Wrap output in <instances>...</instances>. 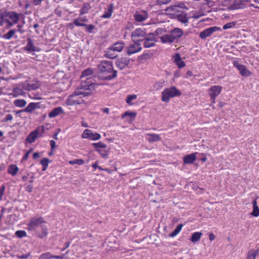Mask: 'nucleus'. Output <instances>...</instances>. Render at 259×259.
<instances>
[{"mask_svg": "<svg viewBox=\"0 0 259 259\" xmlns=\"http://www.w3.org/2000/svg\"><path fill=\"white\" fill-rule=\"evenodd\" d=\"M20 79V76H17V79ZM40 87L39 82L37 80H28L24 81L19 80L17 83V95L21 94L22 89L25 90H35Z\"/></svg>", "mask_w": 259, "mask_h": 259, "instance_id": "obj_1", "label": "nucleus"}, {"mask_svg": "<svg viewBox=\"0 0 259 259\" xmlns=\"http://www.w3.org/2000/svg\"><path fill=\"white\" fill-rule=\"evenodd\" d=\"M16 22V13L14 12H4L0 13V26L7 24L10 27Z\"/></svg>", "mask_w": 259, "mask_h": 259, "instance_id": "obj_2", "label": "nucleus"}, {"mask_svg": "<svg viewBox=\"0 0 259 259\" xmlns=\"http://www.w3.org/2000/svg\"><path fill=\"white\" fill-rule=\"evenodd\" d=\"M102 67L98 75L100 79L108 80L116 76L117 71L113 69L112 66H102Z\"/></svg>", "mask_w": 259, "mask_h": 259, "instance_id": "obj_3", "label": "nucleus"}, {"mask_svg": "<svg viewBox=\"0 0 259 259\" xmlns=\"http://www.w3.org/2000/svg\"><path fill=\"white\" fill-rule=\"evenodd\" d=\"M181 95V93L180 91L177 90L175 87L165 89L162 92V101L165 102H168L170 98L180 96Z\"/></svg>", "mask_w": 259, "mask_h": 259, "instance_id": "obj_4", "label": "nucleus"}, {"mask_svg": "<svg viewBox=\"0 0 259 259\" xmlns=\"http://www.w3.org/2000/svg\"><path fill=\"white\" fill-rule=\"evenodd\" d=\"M44 131V127L37 128L29 134L26 138L27 141L29 143H33L37 138L42 136Z\"/></svg>", "mask_w": 259, "mask_h": 259, "instance_id": "obj_5", "label": "nucleus"}, {"mask_svg": "<svg viewBox=\"0 0 259 259\" xmlns=\"http://www.w3.org/2000/svg\"><path fill=\"white\" fill-rule=\"evenodd\" d=\"M131 36L134 42H138L146 37V33L142 29L137 28L133 32Z\"/></svg>", "mask_w": 259, "mask_h": 259, "instance_id": "obj_6", "label": "nucleus"}, {"mask_svg": "<svg viewBox=\"0 0 259 259\" xmlns=\"http://www.w3.org/2000/svg\"><path fill=\"white\" fill-rule=\"evenodd\" d=\"M250 0H235L233 3L228 7V9L230 10H234L244 8L247 3H249Z\"/></svg>", "mask_w": 259, "mask_h": 259, "instance_id": "obj_7", "label": "nucleus"}, {"mask_svg": "<svg viewBox=\"0 0 259 259\" xmlns=\"http://www.w3.org/2000/svg\"><path fill=\"white\" fill-rule=\"evenodd\" d=\"M220 27L218 26H213L207 29H205L200 33L199 37L201 39H205L207 37L209 36L214 32L221 30Z\"/></svg>", "mask_w": 259, "mask_h": 259, "instance_id": "obj_8", "label": "nucleus"}, {"mask_svg": "<svg viewBox=\"0 0 259 259\" xmlns=\"http://www.w3.org/2000/svg\"><path fill=\"white\" fill-rule=\"evenodd\" d=\"M185 7L184 4L172 5L166 8L165 12L169 15H177V14H179L181 12L179 10L180 8Z\"/></svg>", "mask_w": 259, "mask_h": 259, "instance_id": "obj_9", "label": "nucleus"}, {"mask_svg": "<svg viewBox=\"0 0 259 259\" xmlns=\"http://www.w3.org/2000/svg\"><path fill=\"white\" fill-rule=\"evenodd\" d=\"M82 137L92 140H97L100 139L101 135L98 133H93L92 131L87 129L83 131Z\"/></svg>", "mask_w": 259, "mask_h": 259, "instance_id": "obj_10", "label": "nucleus"}, {"mask_svg": "<svg viewBox=\"0 0 259 259\" xmlns=\"http://www.w3.org/2000/svg\"><path fill=\"white\" fill-rule=\"evenodd\" d=\"M78 96L76 94L70 95L67 100V104L68 105H74L75 104H80L81 103V100L78 99Z\"/></svg>", "mask_w": 259, "mask_h": 259, "instance_id": "obj_11", "label": "nucleus"}, {"mask_svg": "<svg viewBox=\"0 0 259 259\" xmlns=\"http://www.w3.org/2000/svg\"><path fill=\"white\" fill-rule=\"evenodd\" d=\"M222 87L220 85H213L208 90V93L210 97H217L221 93Z\"/></svg>", "mask_w": 259, "mask_h": 259, "instance_id": "obj_12", "label": "nucleus"}, {"mask_svg": "<svg viewBox=\"0 0 259 259\" xmlns=\"http://www.w3.org/2000/svg\"><path fill=\"white\" fill-rule=\"evenodd\" d=\"M131 45L127 49V54L131 55L140 51L142 49L141 45L138 42H136Z\"/></svg>", "mask_w": 259, "mask_h": 259, "instance_id": "obj_13", "label": "nucleus"}, {"mask_svg": "<svg viewBox=\"0 0 259 259\" xmlns=\"http://www.w3.org/2000/svg\"><path fill=\"white\" fill-rule=\"evenodd\" d=\"M39 103H30L27 107L24 109L21 110H17V114H19L23 112H26L30 113L32 112L34 109L39 107Z\"/></svg>", "mask_w": 259, "mask_h": 259, "instance_id": "obj_14", "label": "nucleus"}, {"mask_svg": "<svg viewBox=\"0 0 259 259\" xmlns=\"http://www.w3.org/2000/svg\"><path fill=\"white\" fill-rule=\"evenodd\" d=\"M170 34L174 41H175V40L182 37L183 34V32L181 29L179 28H175L171 31Z\"/></svg>", "mask_w": 259, "mask_h": 259, "instance_id": "obj_15", "label": "nucleus"}, {"mask_svg": "<svg viewBox=\"0 0 259 259\" xmlns=\"http://www.w3.org/2000/svg\"><path fill=\"white\" fill-rule=\"evenodd\" d=\"M25 49L30 53L39 52L40 51L39 48L34 46L32 40L30 39H28V42L27 45L25 47Z\"/></svg>", "mask_w": 259, "mask_h": 259, "instance_id": "obj_16", "label": "nucleus"}, {"mask_svg": "<svg viewBox=\"0 0 259 259\" xmlns=\"http://www.w3.org/2000/svg\"><path fill=\"white\" fill-rule=\"evenodd\" d=\"M196 154H197V152L186 155L183 158L184 162L186 164H192L194 163L196 158Z\"/></svg>", "mask_w": 259, "mask_h": 259, "instance_id": "obj_17", "label": "nucleus"}, {"mask_svg": "<svg viewBox=\"0 0 259 259\" xmlns=\"http://www.w3.org/2000/svg\"><path fill=\"white\" fill-rule=\"evenodd\" d=\"M176 16L179 21L187 25L188 23V18L186 13L181 11L179 14H177Z\"/></svg>", "mask_w": 259, "mask_h": 259, "instance_id": "obj_18", "label": "nucleus"}, {"mask_svg": "<svg viewBox=\"0 0 259 259\" xmlns=\"http://www.w3.org/2000/svg\"><path fill=\"white\" fill-rule=\"evenodd\" d=\"M44 222V221L42 218H33L31 220L29 224V227L31 229H33L34 227L40 225Z\"/></svg>", "mask_w": 259, "mask_h": 259, "instance_id": "obj_19", "label": "nucleus"}, {"mask_svg": "<svg viewBox=\"0 0 259 259\" xmlns=\"http://www.w3.org/2000/svg\"><path fill=\"white\" fill-rule=\"evenodd\" d=\"M124 46V44L122 41L117 42L114 44L113 46L110 47V50L116 51L118 52H121Z\"/></svg>", "mask_w": 259, "mask_h": 259, "instance_id": "obj_20", "label": "nucleus"}, {"mask_svg": "<svg viewBox=\"0 0 259 259\" xmlns=\"http://www.w3.org/2000/svg\"><path fill=\"white\" fill-rule=\"evenodd\" d=\"M237 69L239 71L241 75L245 77L250 76L251 74L250 71L248 70L246 66H235Z\"/></svg>", "mask_w": 259, "mask_h": 259, "instance_id": "obj_21", "label": "nucleus"}, {"mask_svg": "<svg viewBox=\"0 0 259 259\" xmlns=\"http://www.w3.org/2000/svg\"><path fill=\"white\" fill-rule=\"evenodd\" d=\"M160 39L161 41L164 44H170L175 41L170 34H164L163 35L160 36Z\"/></svg>", "mask_w": 259, "mask_h": 259, "instance_id": "obj_22", "label": "nucleus"}, {"mask_svg": "<svg viewBox=\"0 0 259 259\" xmlns=\"http://www.w3.org/2000/svg\"><path fill=\"white\" fill-rule=\"evenodd\" d=\"M113 4H110L108 6V9L105 11L104 14L101 16L103 18H109L111 17L113 12Z\"/></svg>", "mask_w": 259, "mask_h": 259, "instance_id": "obj_23", "label": "nucleus"}, {"mask_svg": "<svg viewBox=\"0 0 259 259\" xmlns=\"http://www.w3.org/2000/svg\"><path fill=\"white\" fill-rule=\"evenodd\" d=\"M63 112L62 107H58L53 109L49 114V116L50 118L55 117Z\"/></svg>", "mask_w": 259, "mask_h": 259, "instance_id": "obj_24", "label": "nucleus"}, {"mask_svg": "<svg viewBox=\"0 0 259 259\" xmlns=\"http://www.w3.org/2000/svg\"><path fill=\"white\" fill-rule=\"evenodd\" d=\"M147 135L149 137V138L147 139V140L150 143L159 141L161 140V138L159 135L148 133Z\"/></svg>", "mask_w": 259, "mask_h": 259, "instance_id": "obj_25", "label": "nucleus"}, {"mask_svg": "<svg viewBox=\"0 0 259 259\" xmlns=\"http://www.w3.org/2000/svg\"><path fill=\"white\" fill-rule=\"evenodd\" d=\"M172 58L176 65H185V62L182 60L179 54L177 53L175 54Z\"/></svg>", "mask_w": 259, "mask_h": 259, "instance_id": "obj_26", "label": "nucleus"}, {"mask_svg": "<svg viewBox=\"0 0 259 259\" xmlns=\"http://www.w3.org/2000/svg\"><path fill=\"white\" fill-rule=\"evenodd\" d=\"M202 235V233L201 232H194V233L192 234L190 240L193 242H197L200 240Z\"/></svg>", "mask_w": 259, "mask_h": 259, "instance_id": "obj_27", "label": "nucleus"}, {"mask_svg": "<svg viewBox=\"0 0 259 259\" xmlns=\"http://www.w3.org/2000/svg\"><path fill=\"white\" fill-rule=\"evenodd\" d=\"M90 5L88 3H85L83 4L82 8L80 10V14L83 15L87 13L91 9Z\"/></svg>", "mask_w": 259, "mask_h": 259, "instance_id": "obj_28", "label": "nucleus"}, {"mask_svg": "<svg viewBox=\"0 0 259 259\" xmlns=\"http://www.w3.org/2000/svg\"><path fill=\"white\" fill-rule=\"evenodd\" d=\"M136 116L137 113L135 112L126 111L122 115L121 117L122 119H124L126 117H129L132 120H133L135 118Z\"/></svg>", "mask_w": 259, "mask_h": 259, "instance_id": "obj_29", "label": "nucleus"}, {"mask_svg": "<svg viewBox=\"0 0 259 259\" xmlns=\"http://www.w3.org/2000/svg\"><path fill=\"white\" fill-rule=\"evenodd\" d=\"M258 250L251 249L247 253V259H255L257 255Z\"/></svg>", "mask_w": 259, "mask_h": 259, "instance_id": "obj_30", "label": "nucleus"}, {"mask_svg": "<svg viewBox=\"0 0 259 259\" xmlns=\"http://www.w3.org/2000/svg\"><path fill=\"white\" fill-rule=\"evenodd\" d=\"M183 226V224H179L177 226V227L175 229V230L169 235V236L170 237H174L175 236H176L181 231Z\"/></svg>", "mask_w": 259, "mask_h": 259, "instance_id": "obj_31", "label": "nucleus"}, {"mask_svg": "<svg viewBox=\"0 0 259 259\" xmlns=\"http://www.w3.org/2000/svg\"><path fill=\"white\" fill-rule=\"evenodd\" d=\"M92 145L96 149V151L99 149H106L107 148V145L101 142H99L98 143H94Z\"/></svg>", "mask_w": 259, "mask_h": 259, "instance_id": "obj_32", "label": "nucleus"}, {"mask_svg": "<svg viewBox=\"0 0 259 259\" xmlns=\"http://www.w3.org/2000/svg\"><path fill=\"white\" fill-rule=\"evenodd\" d=\"M134 17L136 21L137 22H143L147 19L146 15L140 14H136Z\"/></svg>", "mask_w": 259, "mask_h": 259, "instance_id": "obj_33", "label": "nucleus"}, {"mask_svg": "<svg viewBox=\"0 0 259 259\" xmlns=\"http://www.w3.org/2000/svg\"><path fill=\"white\" fill-rule=\"evenodd\" d=\"M50 160L47 158H44L40 161V164L42 165V170L45 171L48 166Z\"/></svg>", "mask_w": 259, "mask_h": 259, "instance_id": "obj_34", "label": "nucleus"}, {"mask_svg": "<svg viewBox=\"0 0 259 259\" xmlns=\"http://www.w3.org/2000/svg\"><path fill=\"white\" fill-rule=\"evenodd\" d=\"M253 210L251 213V214L254 217H257L259 215V208L256 205V201H253Z\"/></svg>", "mask_w": 259, "mask_h": 259, "instance_id": "obj_35", "label": "nucleus"}, {"mask_svg": "<svg viewBox=\"0 0 259 259\" xmlns=\"http://www.w3.org/2000/svg\"><path fill=\"white\" fill-rule=\"evenodd\" d=\"M155 45V42L153 40L145 39L144 46L145 48H150Z\"/></svg>", "mask_w": 259, "mask_h": 259, "instance_id": "obj_36", "label": "nucleus"}, {"mask_svg": "<svg viewBox=\"0 0 259 259\" xmlns=\"http://www.w3.org/2000/svg\"><path fill=\"white\" fill-rule=\"evenodd\" d=\"M69 163L70 164H78V165H82L84 163V161L82 159H77L73 160H70L69 161Z\"/></svg>", "mask_w": 259, "mask_h": 259, "instance_id": "obj_37", "label": "nucleus"}, {"mask_svg": "<svg viewBox=\"0 0 259 259\" xmlns=\"http://www.w3.org/2000/svg\"><path fill=\"white\" fill-rule=\"evenodd\" d=\"M93 72V71L92 69H91L90 68H88V69L84 70L82 72L80 77L83 78L84 77H87L89 75H91V74H92Z\"/></svg>", "mask_w": 259, "mask_h": 259, "instance_id": "obj_38", "label": "nucleus"}, {"mask_svg": "<svg viewBox=\"0 0 259 259\" xmlns=\"http://www.w3.org/2000/svg\"><path fill=\"white\" fill-rule=\"evenodd\" d=\"M97 151L101 154L104 158H107L108 155V151L106 149H101L97 150Z\"/></svg>", "mask_w": 259, "mask_h": 259, "instance_id": "obj_39", "label": "nucleus"}, {"mask_svg": "<svg viewBox=\"0 0 259 259\" xmlns=\"http://www.w3.org/2000/svg\"><path fill=\"white\" fill-rule=\"evenodd\" d=\"M54 255L50 252H45L40 255V258L44 259H52L53 258Z\"/></svg>", "mask_w": 259, "mask_h": 259, "instance_id": "obj_40", "label": "nucleus"}, {"mask_svg": "<svg viewBox=\"0 0 259 259\" xmlns=\"http://www.w3.org/2000/svg\"><path fill=\"white\" fill-rule=\"evenodd\" d=\"M137 98V96L136 95H129L126 98V102L130 105H133V103H131V101L133 100H135Z\"/></svg>", "mask_w": 259, "mask_h": 259, "instance_id": "obj_41", "label": "nucleus"}, {"mask_svg": "<svg viewBox=\"0 0 259 259\" xmlns=\"http://www.w3.org/2000/svg\"><path fill=\"white\" fill-rule=\"evenodd\" d=\"M8 172L14 176L16 174V165L13 164L10 166L8 168Z\"/></svg>", "mask_w": 259, "mask_h": 259, "instance_id": "obj_42", "label": "nucleus"}, {"mask_svg": "<svg viewBox=\"0 0 259 259\" xmlns=\"http://www.w3.org/2000/svg\"><path fill=\"white\" fill-rule=\"evenodd\" d=\"M15 33V30H10L8 33L5 34L4 36V37L5 38L9 39L12 38V37L14 35Z\"/></svg>", "mask_w": 259, "mask_h": 259, "instance_id": "obj_43", "label": "nucleus"}, {"mask_svg": "<svg viewBox=\"0 0 259 259\" xmlns=\"http://www.w3.org/2000/svg\"><path fill=\"white\" fill-rule=\"evenodd\" d=\"M113 51H112V50H110V48H109L108 49V51H107L106 54V56L107 58H110V59L115 58L117 55L116 54H115L114 53H112V52H113Z\"/></svg>", "mask_w": 259, "mask_h": 259, "instance_id": "obj_44", "label": "nucleus"}, {"mask_svg": "<svg viewBox=\"0 0 259 259\" xmlns=\"http://www.w3.org/2000/svg\"><path fill=\"white\" fill-rule=\"evenodd\" d=\"M83 26L86 28L87 31L89 33H92L93 30L95 28V26L93 24L88 25L85 24Z\"/></svg>", "mask_w": 259, "mask_h": 259, "instance_id": "obj_45", "label": "nucleus"}, {"mask_svg": "<svg viewBox=\"0 0 259 259\" xmlns=\"http://www.w3.org/2000/svg\"><path fill=\"white\" fill-rule=\"evenodd\" d=\"M165 32L166 30L165 29L159 28L155 31V33L160 37V36L164 35Z\"/></svg>", "mask_w": 259, "mask_h": 259, "instance_id": "obj_46", "label": "nucleus"}, {"mask_svg": "<svg viewBox=\"0 0 259 259\" xmlns=\"http://www.w3.org/2000/svg\"><path fill=\"white\" fill-rule=\"evenodd\" d=\"M236 25V22H232L228 23H227L226 24L224 25L223 26V29L226 30L231 28H232L233 27L235 26Z\"/></svg>", "mask_w": 259, "mask_h": 259, "instance_id": "obj_47", "label": "nucleus"}, {"mask_svg": "<svg viewBox=\"0 0 259 259\" xmlns=\"http://www.w3.org/2000/svg\"><path fill=\"white\" fill-rule=\"evenodd\" d=\"M26 104V102L23 99H17V107H23Z\"/></svg>", "mask_w": 259, "mask_h": 259, "instance_id": "obj_48", "label": "nucleus"}, {"mask_svg": "<svg viewBox=\"0 0 259 259\" xmlns=\"http://www.w3.org/2000/svg\"><path fill=\"white\" fill-rule=\"evenodd\" d=\"M75 94H76L78 96H80V95H82L83 97L87 96L88 95H89V93L88 92H85V91H80L79 90H76L75 91Z\"/></svg>", "mask_w": 259, "mask_h": 259, "instance_id": "obj_49", "label": "nucleus"}, {"mask_svg": "<svg viewBox=\"0 0 259 259\" xmlns=\"http://www.w3.org/2000/svg\"><path fill=\"white\" fill-rule=\"evenodd\" d=\"M148 58V55H143L138 57V60L140 63H144V62L143 61L147 60Z\"/></svg>", "mask_w": 259, "mask_h": 259, "instance_id": "obj_50", "label": "nucleus"}, {"mask_svg": "<svg viewBox=\"0 0 259 259\" xmlns=\"http://www.w3.org/2000/svg\"><path fill=\"white\" fill-rule=\"evenodd\" d=\"M120 63L123 65H128L130 63V59L126 57H122L120 59Z\"/></svg>", "mask_w": 259, "mask_h": 259, "instance_id": "obj_51", "label": "nucleus"}, {"mask_svg": "<svg viewBox=\"0 0 259 259\" xmlns=\"http://www.w3.org/2000/svg\"><path fill=\"white\" fill-rule=\"evenodd\" d=\"M26 236V232L25 231H17V237L22 238Z\"/></svg>", "mask_w": 259, "mask_h": 259, "instance_id": "obj_52", "label": "nucleus"}, {"mask_svg": "<svg viewBox=\"0 0 259 259\" xmlns=\"http://www.w3.org/2000/svg\"><path fill=\"white\" fill-rule=\"evenodd\" d=\"M80 21V20L79 18L75 19L73 21V24H74L75 25H76L77 26H83L84 25H85L84 23H80L79 22Z\"/></svg>", "mask_w": 259, "mask_h": 259, "instance_id": "obj_53", "label": "nucleus"}, {"mask_svg": "<svg viewBox=\"0 0 259 259\" xmlns=\"http://www.w3.org/2000/svg\"><path fill=\"white\" fill-rule=\"evenodd\" d=\"M171 0H157V3L159 5H166L169 3Z\"/></svg>", "mask_w": 259, "mask_h": 259, "instance_id": "obj_54", "label": "nucleus"}, {"mask_svg": "<svg viewBox=\"0 0 259 259\" xmlns=\"http://www.w3.org/2000/svg\"><path fill=\"white\" fill-rule=\"evenodd\" d=\"M30 254V252H27L25 254H17V258H27L28 256H29Z\"/></svg>", "mask_w": 259, "mask_h": 259, "instance_id": "obj_55", "label": "nucleus"}, {"mask_svg": "<svg viewBox=\"0 0 259 259\" xmlns=\"http://www.w3.org/2000/svg\"><path fill=\"white\" fill-rule=\"evenodd\" d=\"M145 39H152L155 41V37L153 33L149 34L148 36L146 35V37L144 38Z\"/></svg>", "mask_w": 259, "mask_h": 259, "instance_id": "obj_56", "label": "nucleus"}, {"mask_svg": "<svg viewBox=\"0 0 259 259\" xmlns=\"http://www.w3.org/2000/svg\"><path fill=\"white\" fill-rule=\"evenodd\" d=\"M5 191V186L3 185L0 188V200L2 199Z\"/></svg>", "mask_w": 259, "mask_h": 259, "instance_id": "obj_57", "label": "nucleus"}, {"mask_svg": "<svg viewBox=\"0 0 259 259\" xmlns=\"http://www.w3.org/2000/svg\"><path fill=\"white\" fill-rule=\"evenodd\" d=\"M12 118H13V116L11 114H7L6 115V116L5 117V121H9V120H12Z\"/></svg>", "mask_w": 259, "mask_h": 259, "instance_id": "obj_58", "label": "nucleus"}, {"mask_svg": "<svg viewBox=\"0 0 259 259\" xmlns=\"http://www.w3.org/2000/svg\"><path fill=\"white\" fill-rule=\"evenodd\" d=\"M64 254H62L60 255H54L53 258H56V259H64Z\"/></svg>", "mask_w": 259, "mask_h": 259, "instance_id": "obj_59", "label": "nucleus"}, {"mask_svg": "<svg viewBox=\"0 0 259 259\" xmlns=\"http://www.w3.org/2000/svg\"><path fill=\"white\" fill-rule=\"evenodd\" d=\"M32 188H33V186L30 184L26 187V190L28 192H31L32 191Z\"/></svg>", "mask_w": 259, "mask_h": 259, "instance_id": "obj_60", "label": "nucleus"}, {"mask_svg": "<svg viewBox=\"0 0 259 259\" xmlns=\"http://www.w3.org/2000/svg\"><path fill=\"white\" fill-rule=\"evenodd\" d=\"M50 145L51 147V148L52 149H54L56 147V142L54 140H51L50 141Z\"/></svg>", "mask_w": 259, "mask_h": 259, "instance_id": "obj_61", "label": "nucleus"}, {"mask_svg": "<svg viewBox=\"0 0 259 259\" xmlns=\"http://www.w3.org/2000/svg\"><path fill=\"white\" fill-rule=\"evenodd\" d=\"M30 153V151H28V152H27L25 155H24L23 157V160H26L27 159L28 156H29V155Z\"/></svg>", "mask_w": 259, "mask_h": 259, "instance_id": "obj_62", "label": "nucleus"}, {"mask_svg": "<svg viewBox=\"0 0 259 259\" xmlns=\"http://www.w3.org/2000/svg\"><path fill=\"white\" fill-rule=\"evenodd\" d=\"M48 232L46 229H43L42 231V235L40 236V237L43 238L47 235Z\"/></svg>", "mask_w": 259, "mask_h": 259, "instance_id": "obj_63", "label": "nucleus"}, {"mask_svg": "<svg viewBox=\"0 0 259 259\" xmlns=\"http://www.w3.org/2000/svg\"><path fill=\"white\" fill-rule=\"evenodd\" d=\"M42 0H33V4L36 6L39 5L41 2Z\"/></svg>", "mask_w": 259, "mask_h": 259, "instance_id": "obj_64", "label": "nucleus"}]
</instances>
